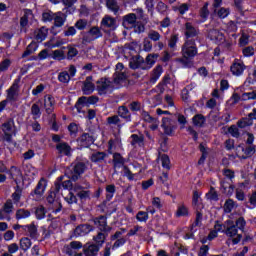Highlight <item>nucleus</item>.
Here are the masks:
<instances>
[{
    "label": "nucleus",
    "instance_id": "obj_4",
    "mask_svg": "<svg viewBox=\"0 0 256 256\" xmlns=\"http://www.w3.org/2000/svg\"><path fill=\"white\" fill-rule=\"evenodd\" d=\"M1 136L3 137L4 141L7 143H11V139H13V135H15V121L11 118L6 120L0 128Z\"/></svg>",
    "mask_w": 256,
    "mask_h": 256
},
{
    "label": "nucleus",
    "instance_id": "obj_13",
    "mask_svg": "<svg viewBox=\"0 0 256 256\" xmlns=\"http://www.w3.org/2000/svg\"><path fill=\"white\" fill-rule=\"evenodd\" d=\"M245 69H246L245 64L240 60H235L230 67V71L232 75H235L236 77H241Z\"/></svg>",
    "mask_w": 256,
    "mask_h": 256
},
{
    "label": "nucleus",
    "instance_id": "obj_14",
    "mask_svg": "<svg viewBox=\"0 0 256 256\" xmlns=\"http://www.w3.org/2000/svg\"><path fill=\"white\" fill-rule=\"evenodd\" d=\"M56 150L59 155H65L66 157H71L73 153V148L67 142H59L56 144Z\"/></svg>",
    "mask_w": 256,
    "mask_h": 256
},
{
    "label": "nucleus",
    "instance_id": "obj_47",
    "mask_svg": "<svg viewBox=\"0 0 256 256\" xmlns=\"http://www.w3.org/2000/svg\"><path fill=\"white\" fill-rule=\"evenodd\" d=\"M123 174L129 181H135V179H137V173L131 172L127 166H123Z\"/></svg>",
    "mask_w": 256,
    "mask_h": 256
},
{
    "label": "nucleus",
    "instance_id": "obj_28",
    "mask_svg": "<svg viewBox=\"0 0 256 256\" xmlns=\"http://www.w3.org/2000/svg\"><path fill=\"white\" fill-rule=\"evenodd\" d=\"M198 31L195 27H193L192 23H186L185 24V36L186 39H188L187 41H190L189 39H191V37H197L198 35Z\"/></svg>",
    "mask_w": 256,
    "mask_h": 256
},
{
    "label": "nucleus",
    "instance_id": "obj_3",
    "mask_svg": "<svg viewBox=\"0 0 256 256\" xmlns=\"http://www.w3.org/2000/svg\"><path fill=\"white\" fill-rule=\"evenodd\" d=\"M159 57L158 54H149L146 57V65L148 66H143V58L142 57H137V58H133L130 61V67L131 69H151V67H153V65H155V61H157V58Z\"/></svg>",
    "mask_w": 256,
    "mask_h": 256
},
{
    "label": "nucleus",
    "instance_id": "obj_22",
    "mask_svg": "<svg viewBox=\"0 0 256 256\" xmlns=\"http://www.w3.org/2000/svg\"><path fill=\"white\" fill-rule=\"evenodd\" d=\"M82 91L84 95H91L95 91V84H93V78L88 76L83 83Z\"/></svg>",
    "mask_w": 256,
    "mask_h": 256
},
{
    "label": "nucleus",
    "instance_id": "obj_26",
    "mask_svg": "<svg viewBox=\"0 0 256 256\" xmlns=\"http://www.w3.org/2000/svg\"><path fill=\"white\" fill-rule=\"evenodd\" d=\"M98 102H99V97L97 96H89V97L82 96L78 99L77 104L89 106V105H95V103H98Z\"/></svg>",
    "mask_w": 256,
    "mask_h": 256
},
{
    "label": "nucleus",
    "instance_id": "obj_20",
    "mask_svg": "<svg viewBox=\"0 0 256 256\" xmlns=\"http://www.w3.org/2000/svg\"><path fill=\"white\" fill-rule=\"evenodd\" d=\"M94 223L98 227V229H100V231H104L106 233H109V231H111V227L107 225V217L105 216L95 218Z\"/></svg>",
    "mask_w": 256,
    "mask_h": 256
},
{
    "label": "nucleus",
    "instance_id": "obj_56",
    "mask_svg": "<svg viewBox=\"0 0 256 256\" xmlns=\"http://www.w3.org/2000/svg\"><path fill=\"white\" fill-rule=\"evenodd\" d=\"M250 99L256 100V91L243 93L241 95V100L242 101H249Z\"/></svg>",
    "mask_w": 256,
    "mask_h": 256
},
{
    "label": "nucleus",
    "instance_id": "obj_32",
    "mask_svg": "<svg viewBox=\"0 0 256 256\" xmlns=\"http://www.w3.org/2000/svg\"><path fill=\"white\" fill-rule=\"evenodd\" d=\"M176 217H189V208L185 203H180L177 206V210L175 212Z\"/></svg>",
    "mask_w": 256,
    "mask_h": 256
},
{
    "label": "nucleus",
    "instance_id": "obj_7",
    "mask_svg": "<svg viewBox=\"0 0 256 256\" xmlns=\"http://www.w3.org/2000/svg\"><path fill=\"white\" fill-rule=\"evenodd\" d=\"M19 83H21V78L15 79L10 88L6 90L7 101L15 102L19 99Z\"/></svg>",
    "mask_w": 256,
    "mask_h": 256
},
{
    "label": "nucleus",
    "instance_id": "obj_37",
    "mask_svg": "<svg viewBox=\"0 0 256 256\" xmlns=\"http://www.w3.org/2000/svg\"><path fill=\"white\" fill-rule=\"evenodd\" d=\"M105 157H107L105 152H94L90 159L93 163H101V161L105 160Z\"/></svg>",
    "mask_w": 256,
    "mask_h": 256
},
{
    "label": "nucleus",
    "instance_id": "obj_57",
    "mask_svg": "<svg viewBox=\"0 0 256 256\" xmlns=\"http://www.w3.org/2000/svg\"><path fill=\"white\" fill-rule=\"evenodd\" d=\"M58 80L60 81V83H67L71 80V76L69 75V72L64 71L58 75Z\"/></svg>",
    "mask_w": 256,
    "mask_h": 256
},
{
    "label": "nucleus",
    "instance_id": "obj_59",
    "mask_svg": "<svg viewBox=\"0 0 256 256\" xmlns=\"http://www.w3.org/2000/svg\"><path fill=\"white\" fill-rule=\"evenodd\" d=\"M161 163H162V167L164 168V169H171V160H169V156H167V155H162L161 156Z\"/></svg>",
    "mask_w": 256,
    "mask_h": 256
},
{
    "label": "nucleus",
    "instance_id": "obj_52",
    "mask_svg": "<svg viewBox=\"0 0 256 256\" xmlns=\"http://www.w3.org/2000/svg\"><path fill=\"white\" fill-rule=\"evenodd\" d=\"M235 209V201L229 199L224 204L225 213H231Z\"/></svg>",
    "mask_w": 256,
    "mask_h": 256
},
{
    "label": "nucleus",
    "instance_id": "obj_62",
    "mask_svg": "<svg viewBox=\"0 0 256 256\" xmlns=\"http://www.w3.org/2000/svg\"><path fill=\"white\" fill-rule=\"evenodd\" d=\"M229 8H220L218 11H217V15L218 17H220V19H225V17H229Z\"/></svg>",
    "mask_w": 256,
    "mask_h": 256
},
{
    "label": "nucleus",
    "instance_id": "obj_24",
    "mask_svg": "<svg viewBox=\"0 0 256 256\" xmlns=\"http://www.w3.org/2000/svg\"><path fill=\"white\" fill-rule=\"evenodd\" d=\"M253 119H256V108H254L252 112L248 114V118L238 122V127L243 129L245 127H249V125H253Z\"/></svg>",
    "mask_w": 256,
    "mask_h": 256
},
{
    "label": "nucleus",
    "instance_id": "obj_10",
    "mask_svg": "<svg viewBox=\"0 0 256 256\" xmlns=\"http://www.w3.org/2000/svg\"><path fill=\"white\" fill-rule=\"evenodd\" d=\"M79 249H83V243L79 241H72L68 245L63 247V253L66 255H75L79 251Z\"/></svg>",
    "mask_w": 256,
    "mask_h": 256
},
{
    "label": "nucleus",
    "instance_id": "obj_34",
    "mask_svg": "<svg viewBox=\"0 0 256 256\" xmlns=\"http://www.w3.org/2000/svg\"><path fill=\"white\" fill-rule=\"evenodd\" d=\"M49 34V30L45 27L40 28L36 31L35 39L38 43H41L47 39V35Z\"/></svg>",
    "mask_w": 256,
    "mask_h": 256
},
{
    "label": "nucleus",
    "instance_id": "obj_19",
    "mask_svg": "<svg viewBox=\"0 0 256 256\" xmlns=\"http://www.w3.org/2000/svg\"><path fill=\"white\" fill-rule=\"evenodd\" d=\"M91 231H93V226L89 224H82L76 227L74 235H76V237H85V235H88Z\"/></svg>",
    "mask_w": 256,
    "mask_h": 256
},
{
    "label": "nucleus",
    "instance_id": "obj_6",
    "mask_svg": "<svg viewBox=\"0 0 256 256\" xmlns=\"http://www.w3.org/2000/svg\"><path fill=\"white\" fill-rule=\"evenodd\" d=\"M96 89L99 93V95H105L107 93H111L113 89H115V86L113 85V82L107 78H101L96 82Z\"/></svg>",
    "mask_w": 256,
    "mask_h": 256
},
{
    "label": "nucleus",
    "instance_id": "obj_39",
    "mask_svg": "<svg viewBox=\"0 0 256 256\" xmlns=\"http://www.w3.org/2000/svg\"><path fill=\"white\" fill-rule=\"evenodd\" d=\"M31 245H33L31 239L27 237H23L20 239V249H22V251H29V249H31Z\"/></svg>",
    "mask_w": 256,
    "mask_h": 256
},
{
    "label": "nucleus",
    "instance_id": "obj_15",
    "mask_svg": "<svg viewBox=\"0 0 256 256\" xmlns=\"http://www.w3.org/2000/svg\"><path fill=\"white\" fill-rule=\"evenodd\" d=\"M142 119L146 123H150V129L152 131H157V129H159V120L157 118H153L147 112H142Z\"/></svg>",
    "mask_w": 256,
    "mask_h": 256
},
{
    "label": "nucleus",
    "instance_id": "obj_64",
    "mask_svg": "<svg viewBox=\"0 0 256 256\" xmlns=\"http://www.w3.org/2000/svg\"><path fill=\"white\" fill-rule=\"evenodd\" d=\"M132 139V145H143V138L142 136H138L137 134H133L131 136Z\"/></svg>",
    "mask_w": 256,
    "mask_h": 256
},
{
    "label": "nucleus",
    "instance_id": "obj_27",
    "mask_svg": "<svg viewBox=\"0 0 256 256\" xmlns=\"http://www.w3.org/2000/svg\"><path fill=\"white\" fill-rule=\"evenodd\" d=\"M135 23H137V16L133 13L124 16L123 26L127 29H131V27H135Z\"/></svg>",
    "mask_w": 256,
    "mask_h": 256
},
{
    "label": "nucleus",
    "instance_id": "obj_12",
    "mask_svg": "<svg viewBox=\"0 0 256 256\" xmlns=\"http://www.w3.org/2000/svg\"><path fill=\"white\" fill-rule=\"evenodd\" d=\"M85 169V163L78 162L76 165H74L73 171L69 175V179H71L72 181H77V179H79V177H81V175L85 173Z\"/></svg>",
    "mask_w": 256,
    "mask_h": 256
},
{
    "label": "nucleus",
    "instance_id": "obj_60",
    "mask_svg": "<svg viewBox=\"0 0 256 256\" xmlns=\"http://www.w3.org/2000/svg\"><path fill=\"white\" fill-rule=\"evenodd\" d=\"M113 161L115 165H125V158L119 153L113 155Z\"/></svg>",
    "mask_w": 256,
    "mask_h": 256
},
{
    "label": "nucleus",
    "instance_id": "obj_53",
    "mask_svg": "<svg viewBox=\"0 0 256 256\" xmlns=\"http://www.w3.org/2000/svg\"><path fill=\"white\" fill-rule=\"evenodd\" d=\"M195 87H197L196 84H191L182 90L183 101H187V99H189V91H191V89H195Z\"/></svg>",
    "mask_w": 256,
    "mask_h": 256
},
{
    "label": "nucleus",
    "instance_id": "obj_43",
    "mask_svg": "<svg viewBox=\"0 0 256 256\" xmlns=\"http://www.w3.org/2000/svg\"><path fill=\"white\" fill-rule=\"evenodd\" d=\"M192 121L196 127H203V125H205V116L197 114L193 117Z\"/></svg>",
    "mask_w": 256,
    "mask_h": 256
},
{
    "label": "nucleus",
    "instance_id": "obj_35",
    "mask_svg": "<svg viewBox=\"0 0 256 256\" xmlns=\"http://www.w3.org/2000/svg\"><path fill=\"white\" fill-rule=\"evenodd\" d=\"M161 75H163V66L158 65L152 71V75H151L152 83H155L159 79V77H161Z\"/></svg>",
    "mask_w": 256,
    "mask_h": 256
},
{
    "label": "nucleus",
    "instance_id": "obj_54",
    "mask_svg": "<svg viewBox=\"0 0 256 256\" xmlns=\"http://www.w3.org/2000/svg\"><path fill=\"white\" fill-rule=\"evenodd\" d=\"M137 221H140V223L147 222V219H149V214L145 211H139L136 215Z\"/></svg>",
    "mask_w": 256,
    "mask_h": 256
},
{
    "label": "nucleus",
    "instance_id": "obj_49",
    "mask_svg": "<svg viewBox=\"0 0 256 256\" xmlns=\"http://www.w3.org/2000/svg\"><path fill=\"white\" fill-rule=\"evenodd\" d=\"M47 213V210H45V207L38 206L35 209V215L37 219H45V215Z\"/></svg>",
    "mask_w": 256,
    "mask_h": 256
},
{
    "label": "nucleus",
    "instance_id": "obj_9",
    "mask_svg": "<svg viewBox=\"0 0 256 256\" xmlns=\"http://www.w3.org/2000/svg\"><path fill=\"white\" fill-rule=\"evenodd\" d=\"M127 79V74H125V66L123 63H118L116 65V72L114 74V83L119 85Z\"/></svg>",
    "mask_w": 256,
    "mask_h": 256
},
{
    "label": "nucleus",
    "instance_id": "obj_30",
    "mask_svg": "<svg viewBox=\"0 0 256 256\" xmlns=\"http://www.w3.org/2000/svg\"><path fill=\"white\" fill-rule=\"evenodd\" d=\"M24 173L30 181H33V179H35V177H37L38 172L33 165L26 164L24 167Z\"/></svg>",
    "mask_w": 256,
    "mask_h": 256
},
{
    "label": "nucleus",
    "instance_id": "obj_18",
    "mask_svg": "<svg viewBox=\"0 0 256 256\" xmlns=\"http://www.w3.org/2000/svg\"><path fill=\"white\" fill-rule=\"evenodd\" d=\"M26 234H28L31 239H37L39 237V232L37 231V225L31 223L28 225L20 226Z\"/></svg>",
    "mask_w": 256,
    "mask_h": 256
},
{
    "label": "nucleus",
    "instance_id": "obj_29",
    "mask_svg": "<svg viewBox=\"0 0 256 256\" xmlns=\"http://www.w3.org/2000/svg\"><path fill=\"white\" fill-rule=\"evenodd\" d=\"M9 215L13 213V201L7 200L3 206V209L0 210V220L5 219V214Z\"/></svg>",
    "mask_w": 256,
    "mask_h": 256
},
{
    "label": "nucleus",
    "instance_id": "obj_33",
    "mask_svg": "<svg viewBox=\"0 0 256 256\" xmlns=\"http://www.w3.org/2000/svg\"><path fill=\"white\" fill-rule=\"evenodd\" d=\"M67 19V16L63 14V12H57L54 14V25L55 27H63L65 25V21Z\"/></svg>",
    "mask_w": 256,
    "mask_h": 256
},
{
    "label": "nucleus",
    "instance_id": "obj_42",
    "mask_svg": "<svg viewBox=\"0 0 256 256\" xmlns=\"http://www.w3.org/2000/svg\"><path fill=\"white\" fill-rule=\"evenodd\" d=\"M106 238L107 236H105V233L99 232L96 236L93 237V241L96 243L95 245H97V247H102Z\"/></svg>",
    "mask_w": 256,
    "mask_h": 256
},
{
    "label": "nucleus",
    "instance_id": "obj_48",
    "mask_svg": "<svg viewBox=\"0 0 256 256\" xmlns=\"http://www.w3.org/2000/svg\"><path fill=\"white\" fill-rule=\"evenodd\" d=\"M66 193H68L67 196L64 197L66 203L68 205H73V203H77V197L73 195V193L67 189L64 190Z\"/></svg>",
    "mask_w": 256,
    "mask_h": 256
},
{
    "label": "nucleus",
    "instance_id": "obj_45",
    "mask_svg": "<svg viewBox=\"0 0 256 256\" xmlns=\"http://www.w3.org/2000/svg\"><path fill=\"white\" fill-rule=\"evenodd\" d=\"M29 217H31V212L29 210L19 209L16 211V219H18V220L27 219Z\"/></svg>",
    "mask_w": 256,
    "mask_h": 256
},
{
    "label": "nucleus",
    "instance_id": "obj_58",
    "mask_svg": "<svg viewBox=\"0 0 256 256\" xmlns=\"http://www.w3.org/2000/svg\"><path fill=\"white\" fill-rule=\"evenodd\" d=\"M246 225H247V221H245V218L239 217V218L236 220V227H237L240 231L244 232Z\"/></svg>",
    "mask_w": 256,
    "mask_h": 256
},
{
    "label": "nucleus",
    "instance_id": "obj_5",
    "mask_svg": "<svg viewBox=\"0 0 256 256\" xmlns=\"http://www.w3.org/2000/svg\"><path fill=\"white\" fill-rule=\"evenodd\" d=\"M208 37L211 39V41H214L216 45H223L227 48L231 47V43L227 42L225 39V34L217 29L210 30Z\"/></svg>",
    "mask_w": 256,
    "mask_h": 256
},
{
    "label": "nucleus",
    "instance_id": "obj_41",
    "mask_svg": "<svg viewBox=\"0 0 256 256\" xmlns=\"http://www.w3.org/2000/svg\"><path fill=\"white\" fill-rule=\"evenodd\" d=\"M133 235H140V237H143V235H145V229L141 226H134L128 232L129 237H133Z\"/></svg>",
    "mask_w": 256,
    "mask_h": 256
},
{
    "label": "nucleus",
    "instance_id": "obj_17",
    "mask_svg": "<svg viewBox=\"0 0 256 256\" xmlns=\"http://www.w3.org/2000/svg\"><path fill=\"white\" fill-rule=\"evenodd\" d=\"M44 109L48 115L55 109V98L51 94L44 96Z\"/></svg>",
    "mask_w": 256,
    "mask_h": 256
},
{
    "label": "nucleus",
    "instance_id": "obj_46",
    "mask_svg": "<svg viewBox=\"0 0 256 256\" xmlns=\"http://www.w3.org/2000/svg\"><path fill=\"white\" fill-rule=\"evenodd\" d=\"M107 8L110 9L113 13L119 12V4L117 3V0H107L106 1Z\"/></svg>",
    "mask_w": 256,
    "mask_h": 256
},
{
    "label": "nucleus",
    "instance_id": "obj_61",
    "mask_svg": "<svg viewBox=\"0 0 256 256\" xmlns=\"http://www.w3.org/2000/svg\"><path fill=\"white\" fill-rule=\"evenodd\" d=\"M21 195H22L21 189H17V190L12 194V199H13L15 205H19V201H21Z\"/></svg>",
    "mask_w": 256,
    "mask_h": 256
},
{
    "label": "nucleus",
    "instance_id": "obj_63",
    "mask_svg": "<svg viewBox=\"0 0 256 256\" xmlns=\"http://www.w3.org/2000/svg\"><path fill=\"white\" fill-rule=\"evenodd\" d=\"M55 18V13L53 12H44L42 14V21L47 22V21H53Z\"/></svg>",
    "mask_w": 256,
    "mask_h": 256
},
{
    "label": "nucleus",
    "instance_id": "obj_11",
    "mask_svg": "<svg viewBox=\"0 0 256 256\" xmlns=\"http://www.w3.org/2000/svg\"><path fill=\"white\" fill-rule=\"evenodd\" d=\"M236 155L239 159H247V157L255 155V146H248L246 149L243 146H238Z\"/></svg>",
    "mask_w": 256,
    "mask_h": 256
},
{
    "label": "nucleus",
    "instance_id": "obj_21",
    "mask_svg": "<svg viewBox=\"0 0 256 256\" xmlns=\"http://www.w3.org/2000/svg\"><path fill=\"white\" fill-rule=\"evenodd\" d=\"M56 198H57V192L50 191V193L47 196V201H48V203H50V205L55 203L57 208L56 209L52 208L53 213H55V214L61 212V203Z\"/></svg>",
    "mask_w": 256,
    "mask_h": 256
},
{
    "label": "nucleus",
    "instance_id": "obj_1",
    "mask_svg": "<svg viewBox=\"0 0 256 256\" xmlns=\"http://www.w3.org/2000/svg\"><path fill=\"white\" fill-rule=\"evenodd\" d=\"M197 55V46L195 40H186L182 46V58H178L176 61L180 63L182 67H189L191 65V59Z\"/></svg>",
    "mask_w": 256,
    "mask_h": 256
},
{
    "label": "nucleus",
    "instance_id": "obj_23",
    "mask_svg": "<svg viewBox=\"0 0 256 256\" xmlns=\"http://www.w3.org/2000/svg\"><path fill=\"white\" fill-rule=\"evenodd\" d=\"M94 142L95 139L88 133H84L78 138L80 147H89V145H93Z\"/></svg>",
    "mask_w": 256,
    "mask_h": 256
},
{
    "label": "nucleus",
    "instance_id": "obj_31",
    "mask_svg": "<svg viewBox=\"0 0 256 256\" xmlns=\"http://www.w3.org/2000/svg\"><path fill=\"white\" fill-rule=\"evenodd\" d=\"M45 189H47V180L41 178L36 186V189L34 190V195H38V197L43 196Z\"/></svg>",
    "mask_w": 256,
    "mask_h": 256
},
{
    "label": "nucleus",
    "instance_id": "obj_8",
    "mask_svg": "<svg viewBox=\"0 0 256 256\" xmlns=\"http://www.w3.org/2000/svg\"><path fill=\"white\" fill-rule=\"evenodd\" d=\"M100 37H103L101 29H99V27L97 26H94L86 34H84L83 41H85L86 43H91V41L100 39Z\"/></svg>",
    "mask_w": 256,
    "mask_h": 256
},
{
    "label": "nucleus",
    "instance_id": "obj_55",
    "mask_svg": "<svg viewBox=\"0 0 256 256\" xmlns=\"http://www.w3.org/2000/svg\"><path fill=\"white\" fill-rule=\"evenodd\" d=\"M148 39H150L151 41L157 42L161 39V34H159V32L155 30H150L148 32Z\"/></svg>",
    "mask_w": 256,
    "mask_h": 256
},
{
    "label": "nucleus",
    "instance_id": "obj_16",
    "mask_svg": "<svg viewBox=\"0 0 256 256\" xmlns=\"http://www.w3.org/2000/svg\"><path fill=\"white\" fill-rule=\"evenodd\" d=\"M101 26L104 29H110V31H115L117 29V20L111 16H105L101 21Z\"/></svg>",
    "mask_w": 256,
    "mask_h": 256
},
{
    "label": "nucleus",
    "instance_id": "obj_44",
    "mask_svg": "<svg viewBox=\"0 0 256 256\" xmlns=\"http://www.w3.org/2000/svg\"><path fill=\"white\" fill-rule=\"evenodd\" d=\"M118 115H120L122 119H127L128 121L129 119H131V113L129 112V109H127V107L125 106H120L118 108Z\"/></svg>",
    "mask_w": 256,
    "mask_h": 256
},
{
    "label": "nucleus",
    "instance_id": "obj_51",
    "mask_svg": "<svg viewBox=\"0 0 256 256\" xmlns=\"http://www.w3.org/2000/svg\"><path fill=\"white\" fill-rule=\"evenodd\" d=\"M31 114L33 115V119H39V117H41V108H39V105H32Z\"/></svg>",
    "mask_w": 256,
    "mask_h": 256
},
{
    "label": "nucleus",
    "instance_id": "obj_40",
    "mask_svg": "<svg viewBox=\"0 0 256 256\" xmlns=\"http://www.w3.org/2000/svg\"><path fill=\"white\" fill-rule=\"evenodd\" d=\"M209 2H205L203 7L200 8V12L199 15L201 17V19H203L204 21H207V19L209 18Z\"/></svg>",
    "mask_w": 256,
    "mask_h": 256
},
{
    "label": "nucleus",
    "instance_id": "obj_25",
    "mask_svg": "<svg viewBox=\"0 0 256 256\" xmlns=\"http://www.w3.org/2000/svg\"><path fill=\"white\" fill-rule=\"evenodd\" d=\"M82 247L84 256H97L99 253V246L95 244H86Z\"/></svg>",
    "mask_w": 256,
    "mask_h": 256
},
{
    "label": "nucleus",
    "instance_id": "obj_36",
    "mask_svg": "<svg viewBox=\"0 0 256 256\" xmlns=\"http://www.w3.org/2000/svg\"><path fill=\"white\" fill-rule=\"evenodd\" d=\"M10 175L14 181H21L23 179V174H21V170L15 166L10 168Z\"/></svg>",
    "mask_w": 256,
    "mask_h": 256
},
{
    "label": "nucleus",
    "instance_id": "obj_38",
    "mask_svg": "<svg viewBox=\"0 0 256 256\" xmlns=\"http://www.w3.org/2000/svg\"><path fill=\"white\" fill-rule=\"evenodd\" d=\"M161 127L164 129V133L166 135H171V133H173V128L171 127V122H170L169 118L162 119Z\"/></svg>",
    "mask_w": 256,
    "mask_h": 256
},
{
    "label": "nucleus",
    "instance_id": "obj_2",
    "mask_svg": "<svg viewBox=\"0 0 256 256\" xmlns=\"http://www.w3.org/2000/svg\"><path fill=\"white\" fill-rule=\"evenodd\" d=\"M225 230H223V225L221 224H215L214 231L216 233H221V231H224L225 235L232 239L233 245H237L239 241H241V234H239V230H237V226L233 223V220H227L224 224Z\"/></svg>",
    "mask_w": 256,
    "mask_h": 256
},
{
    "label": "nucleus",
    "instance_id": "obj_50",
    "mask_svg": "<svg viewBox=\"0 0 256 256\" xmlns=\"http://www.w3.org/2000/svg\"><path fill=\"white\" fill-rule=\"evenodd\" d=\"M192 204L195 207H200V205H201V193H199V191H194L193 192Z\"/></svg>",
    "mask_w": 256,
    "mask_h": 256
}]
</instances>
